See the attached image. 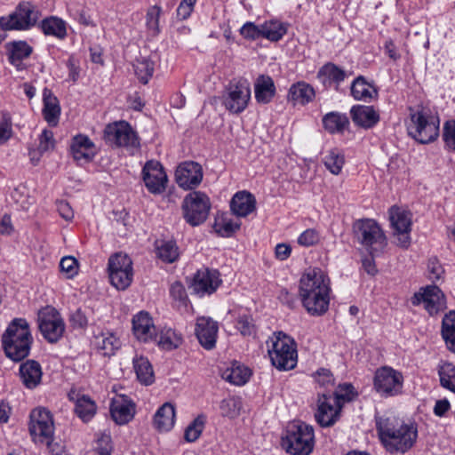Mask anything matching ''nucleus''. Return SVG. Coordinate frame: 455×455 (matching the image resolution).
Returning a JSON list of instances; mask_svg holds the SVG:
<instances>
[{
    "instance_id": "f257e3e1",
    "label": "nucleus",
    "mask_w": 455,
    "mask_h": 455,
    "mask_svg": "<svg viewBox=\"0 0 455 455\" xmlns=\"http://www.w3.org/2000/svg\"><path fill=\"white\" fill-rule=\"evenodd\" d=\"M331 291L330 278L320 268L310 269L299 280L301 302L311 315L319 316L327 312Z\"/></svg>"
},
{
    "instance_id": "f03ea898",
    "label": "nucleus",
    "mask_w": 455,
    "mask_h": 455,
    "mask_svg": "<svg viewBox=\"0 0 455 455\" xmlns=\"http://www.w3.org/2000/svg\"><path fill=\"white\" fill-rule=\"evenodd\" d=\"M376 430L384 448L390 453H404L415 443L416 427L395 417H378Z\"/></svg>"
},
{
    "instance_id": "7ed1b4c3",
    "label": "nucleus",
    "mask_w": 455,
    "mask_h": 455,
    "mask_svg": "<svg viewBox=\"0 0 455 455\" xmlns=\"http://www.w3.org/2000/svg\"><path fill=\"white\" fill-rule=\"evenodd\" d=\"M4 352L13 362H20L29 355L33 337L25 318H14L1 337Z\"/></svg>"
},
{
    "instance_id": "20e7f679",
    "label": "nucleus",
    "mask_w": 455,
    "mask_h": 455,
    "mask_svg": "<svg viewBox=\"0 0 455 455\" xmlns=\"http://www.w3.org/2000/svg\"><path fill=\"white\" fill-rule=\"evenodd\" d=\"M281 445L291 455H309L315 446L313 427L302 421L290 423Z\"/></svg>"
},
{
    "instance_id": "39448f33",
    "label": "nucleus",
    "mask_w": 455,
    "mask_h": 455,
    "mask_svg": "<svg viewBox=\"0 0 455 455\" xmlns=\"http://www.w3.org/2000/svg\"><path fill=\"white\" fill-rule=\"evenodd\" d=\"M353 232L356 241L371 254L381 253L387 245V236L372 219H360L353 223Z\"/></svg>"
},
{
    "instance_id": "423d86ee",
    "label": "nucleus",
    "mask_w": 455,
    "mask_h": 455,
    "mask_svg": "<svg viewBox=\"0 0 455 455\" xmlns=\"http://www.w3.org/2000/svg\"><path fill=\"white\" fill-rule=\"evenodd\" d=\"M272 346L268 348V354L272 364L279 371H289L296 367L298 362L297 345L293 339L279 332Z\"/></svg>"
},
{
    "instance_id": "0eeeda50",
    "label": "nucleus",
    "mask_w": 455,
    "mask_h": 455,
    "mask_svg": "<svg viewBox=\"0 0 455 455\" xmlns=\"http://www.w3.org/2000/svg\"><path fill=\"white\" fill-rule=\"evenodd\" d=\"M408 133L421 144L434 141L439 135V120L425 110L411 113Z\"/></svg>"
},
{
    "instance_id": "6e6552de",
    "label": "nucleus",
    "mask_w": 455,
    "mask_h": 455,
    "mask_svg": "<svg viewBox=\"0 0 455 455\" xmlns=\"http://www.w3.org/2000/svg\"><path fill=\"white\" fill-rule=\"evenodd\" d=\"M183 217L191 226L196 227L204 223L211 209L208 196L201 191H193L188 194L181 205Z\"/></svg>"
},
{
    "instance_id": "1a4fd4ad",
    "label": "nucleus",
    "mask_w": 455,
    "mask_h": 455,
    "mask_svg": "<svg viewBox=\"0 0 455 455\" xmlns=\"http://www.w3.org/2000/svg\"><path fill=\"white\" fill-rule=\"evenodd\" d=\"M104 140L111 147L127 149H137L140 145L137 132L126 121L108 124L104 130Z\"/></svg>"
},
{
    "instance_id": "9d476101",
    "label": "nucleus",
    "mask_w": 455,
    "mask_h": 455,
    "mask_svg": "<svg viewBox=\"0 0 455 455\" xmlns=\"http://www.w3.org/2000/svg\"><path fill=\"white\" fill-rule=\"evenodd\" d=\"M39 18V12L29 2H21L8 16L0 17V28L4 30H26L33 27Z\"/></svg>"
},
{
    "instance_id": "9b49d317",
    "label": "nucleus",
    "mask_w": 455,
    "mask_h": 455,
    "mask_svg": "<svg viewBox=\"0 0 455 455\" xmlns=\"http://www.w3.org/2000/svg\"><path fill=\"white\" fill-rule=\"evenodd\" d=\"M110 283L117 290H125L132 281V261L130 257L123 252L112 255L108 264Z\"/></svg>"
},
{
    "instance_id": "f8f14e48",
    "label": "nucleus",
    "mask_w": 455,
    "mask_h": 455,
    "mask_svg": "<svg viewBox=\"0 0 455 455\" xmlns=\"http://www.w3.org/2000/svg\"><path fill=\"white\" fill-rule=\"evenodd\" d=\"M403 376L402 372L389 366L379 368L374 375L373 387L382 397L398 395L403 391Z\"/></svg>"
},
{
    "instance_id": "ddd939ff",
    "label": "nucleus",
    "mask_w": 455,
    "mask_h": 455,
    "mask_svg": "<svg viewBox=\"0 0 455 455\" xmlns=\"http://www.w3.org/2000/svg\"><path fill=\"white\" fill-rule=\"evenodd\" d=\"M28 431L35 443H44L54 435L53 418L49 410L44 407L35 408L29 415Z\"/></svg>"
},
{
    "instance_id": "4468645a",
    "label": "nucleus",
    "mask_w": 455,
    "mask_h": 455,
    "mask_svg": "<svg viewBox=\"0 0 455 455\" xmlns=\"http://www.w3.org/2000/svg\"><path fill=\"white\" fill-rule=\"evenodd\" d=\"M37 323L41 334L48 342L56 343L63 336L65 323L54 307L48 306L39 310Z\"/></svg>"
},
{
    "instance_id": "2eb2a0df",
    "label": "nucleus",
    "mask_w": 455,
    "mask_h": 455,
    "mask_svg": "<svg viewBox=\"0 0 455 455\" xmlns=\"http://www.w3.org/2000/svg\"><path fill=\"white\" fill-rule=\"evenodd\" d=\"M251 99V88L246 80L231 82L223 95L222 103L231 113H242Z\"/></svg>"
},
{
    "instance_id": "dca6fc26",
    "label": "nucleus",
    "mask_w": 455,
    "mask_h": 455,
    "mask_svg": "<svg viewBox=\"0 0 455 455\" xmlns=\"http://www.w3.org/2000/svg\"><path fill=\"white\" fill-rule=\"evenodd\" d=\"M143 180L152 194H161L165 190L167 175L158 161H148L142 169Z\"/></svg>"
},
{
    "instance_id": "f3484780",
    "label": "nucleus",
    "mask_w": 455,
    "mask_h": 455,
    "mask_svg": "<svg viewBox=\"0 0 455 455\" xmlns=\"http://www.w3.org/2000/svg\"><path fill=\"white\" fill-rule=\"evenodd\" d=\"M220 283V272L216 269L205 267L197 270L190 288L194 293L203 297L215 292Z\"/></svg>"
},
{
    "instance_id": "a211bd4d",
    "label": "nucleus",
    "mask_w": 455,
    "mask_h": 455,
    "mask_svg": "<svg viewBox=\"0 0 455 455\" xmlns=\"http://www.w3.org/2000/svg\"><path fill=\"white\" fill-rule=\"evenodd\" d=\"M422 292H416L411 298L413 306H418L424 302L425 308L431 315L443 310L445 306V299L443 291L438 286L429 285L422 289Z\"/></svg>"
},
{
    "instance_id": "6ab92c4d",
    "label": "nucleus",
    "mask_w": 455,
    "mask_h": 455,
    "mask_svg": "<svg viewBox=\"0 0 455 455\" xmlns=\"http://www.w3.org/2000/svg\"><path fill=\"white\" fill-rule=\"evenodd\" d=\"M202 180L203 169L198 163L184 162L175 171V180L184 189H194L200 185Z\"/></svg>"
},
{
    "instance_id": "aec40b11",
    "label": "nucleus",
    "mask_w": 455,
    "mask_h": 455,
    "mask_svg": "<svg viewBox=\"0 0 455 455\" xmlns=\"http://www.w3.org/2000/svg\"><path fill=\"white\" fill-rule=\"evenodd\" d=\"M341 404L332 402L330 393H323L318 397V409L315 414V420L323 427H328L335 424L339 418Z\"/></svg>"
},
{
    "instance_id": "412c9836",
    "label": "nucleus",
    "mask_w": 455,
    "mask_h": 455,
    "mask_svg": "<svg viewBox=\"0 0 455 455\" xmlns=\"http://www.w3.org/2000/svg\"><path fill=\"white\" fill-rule=\"evenodd\" d=\"M218 331V323L211 317L200 316L196 319L195 333L204 349L212 350L215 347Z\"/></svg>"
},
{
    "instance_id": "4be33fe9",
    "label": "nucleus",
    "mask_w": 455,
    "mask_h": 455,
    "mask_svg": "<svg viewBox=\"0 0 455 455\" xmlns=\"http://www.w3.org/2000/svg\"><path fill=\"white\" fill-rule=\"evenodd\" d=\"M110 414L117 425L131 421L135 414V404L126 395H117L110 403Z\"/></svg>"
},
{
    "instance_id": "5701e85b",
    "label": "nucleus",
    "mask_w": 455,
    "mask_h": 455,
    "mask_svg": "<svg viewBox=\"0 0 455 455\" xmlns=\"http://www.w3.org/2000/svg\"><path fill=\"white\" fill-rule=\"evenodd\" d=\"M69 148L70 153L76 162H91L96 155L95 144L84 134L74 136Z\"/></svg>"
},
{
    "instance_id": "b1692460",
    "label": "nucleus",
    "mask_w": 455,
    "mask_h": 455,
    "mask_svg": "<svg viewBox=\"0 0 455 455\" xmlns=\"http://www.w3.org/2000/svg\"><path fill=\"white\" fill-rule=\"evenodd\" d=\"M132 331L139 340L148 342L156 339V326L147 312L141 311L133 316Z\"/></svg>"
},
{
    "instance_id": "393cba45",
    "label": "nucleus",
    "mask_w": 455,
    "mask_h": 455,
    "mask_svg": "<svg viewBox=\"0 0 455 455\" xmlns=\"http://www.w3.org/2000/svg\"><path fill=\"white\" fill-rule=\"evenodd\" d=\"M42 375L41 365L36 360H27L20 365L19 376L21 383L28 389H34L39 386Z\"/></svg>"
},
{
    "instance_id": "a878e982",
    "label": "nucleus",
    "mask_w": 455,
    "mask_h": 455,
    "mask_svg": "<svg viewBox=\"0 0 455 455\" xmlns=\"http://www.w3.org/2000/svg\"><path fill=\"white\" fill-rule=\"evenodd\" d=\"M352 121L358 126L370 129L379 121V115L372 106L355 105L350 109Z\"/></svg>"
},
{
    "instance_id": "bb28decb",
    "label": "nucleus",
    "mask_w": 455,
    "mask_h": 455,
    "mask_svg": "<svg viewBox=\"0 0 455 455\" xmlns=\"http://www.w3.org/2000/svg\"><path fill=\"white\" fill-rule=\"evenodd\" d=\"M232 212L238 217H246L256 209V199L247 191H239L234 195L230 202Z\"/></svg>"
},
{
    "instance_id": "cd10ccee",
    "label": "nucleus",
    "mask_w": 455,
    "mask_h": 455,
    "mask_svg": "<svg viewBox=\"0 0 455 455\" xmlns=\"http://www.w3.org/2000/svg\"><path fill=\"white\" fill-rule=\"evenodd\" d=\"M276 93L275 82L267 75H259L254 82L255 100L259 104H268Z\"/></svg>"
},
{
    "instance_id": "c85d7f7f",
    "label": "nucleus",
    "mask_w": 455,
    "mask_h": 455,
    "mask_svg": "<svg viewBox=\"0 0 455 455\" xmlns=\"http://www.w3.org/2000/svg\"><path fill=\"white\" fill-rule=\"evenodd\" d=\"M347 76L346 71L331 62H328L320 68L317 73V78L325 88L335 85L338 90L341 82Z\"/></svg>"
},
{
    "instance_id": "c756f323",
    "label": "nucleus",
    "mask_w": 455,
    "mask_h": 455,
    "mask_svg": "<svg viewBox=\"0 0 455 455\" xmlns=\"http://www.w3.org/2000/svg\"><path fill=\"white\" fill-rule=\"evenodd\" d=\"M33 52L32 47L25 41L12 42L9 45L8 60L18 70H23V60L28 58Z\"/></svg>"
},
{
    "instance_id": "7c9ffc66",
    "label": "nucleus",
    "mask_w": 455,
    "mask_h": 455,
    "mask_svg": "<svg viewBox=\"0 0 455 455\" xmlns=\"http://www.w3.org/2000/svg\"><path fill=\"white\" fill-rule=\"evenodd\" d=\"M175 422V409L170 403H164L154 416V426L159 432L171 430Z\"/></svg>"
},
{
    "instance_id": "2f4dec72",
    "label": "nucleus",
    "mask_w": 455,
    "mask_h": 455,
    "mask_svg": "<svg viewBox=\"0 0 455 455\" xmlns=\"http://www.w3.org/2000/svg\"><path fill=\"white\" fill-rule=\"evenodd\" d=\"M43 114L44 119L49 124L56 125L60 114V108L58 99L52 94L51 90L45 88L43 92Z\"/></svg>"
},
{
    "instance_id": "473e14b6",
    "label": "nucleus",
    "mask_w": 455,
    "mask_h": 455,
    "mask_svg": "<svg viewBox=\"0 0 455 455\" xmlns=\"http://www.w3.org/2000/svg\"><path fill=\"white\" fill-rule=\"evenodd\" d=\"M324 129L331 134H341L349 126V119L345 114L330 112L323 117Z\"/></svg>"
},
{
    "instance_id": "72a5a7b5",
    "label": "nucleus",
    "mask_w": 455,
    "mask_h": 455,
    "mask_svg": "<svg viewBox=\"0 0 455 455\" xmlns=\"http://www.w3.org/2000/svg\"><path fill=\"white\" fill-rule=\"evenodd\" d=\"M351 94L356 100L369 102L378 95L377 90L366 82L363 76H359L351 84Z\"/></svg>"
},
{
    "instance_id": "f704fd0d",
    "label": "nucleus",
    "mask_w": 455,
    "mask_h": 455,
    "mask_svg": "<svg viewBox=\"0 0 455 455\" xmlns=\"http://www.w3.org/2000/svg\"><path fill=\"white\" fill-rule=\"evenodd\" d=\"M389 220L395 232L411 230V213L408 211L393 206L389 210Z\"/></svg>"
},
{
    "instance_id": "c9c22d12",
    "label": "nucleus",
    "mask_w": 455,
    "mask_h": 455,
    "mask_svg": "<svg viewBox=\"0 0 455 455\" xmlns=\"http://www.w3.org/2000/svg\"><path fill=\"white\" fill-rule=\"evenodd\" d=\"M314 98V88L305 82H298L296 84H293L291 86L288 93L289 100L299 102L302 105H305L312 101Z\"/></svg>"
},
{
    "instance_id": "e433bc0d",
    "label": "nucleus",
    "mask_w": 455,
    "mask_h": 455,
    "mask_svg": "<svg viewBox=\"0 0 455 455\" xmlns=\"http://www.w3.org/2000/svg\"><path fill=\"white\" fill-rule=\"evenodd\" d=\"M39 27L45 36H52L58 39H64L67 36L66 22L58 17L51 16L44 19Z\"/></svg>"
},
{
    "instance_id": "4c0bfd02",
    "label": "nucleus",
    "mask_w": 455,
    "mask_h": 455,
    "mask_svg": "<svg viewBox=\"0 0 455 455\" xmlns=\"http://www.w3.org/2000/svg\"><path fill=\"white\" fill-rule=\"evenodd\" d=\"M325 168L333 175L341 173L345 164V155L343 151L338 148H333L326 151L323 158Z\"/></svg>"
},
{
    "instance_id": "58836bf2",
    "label": "nucleus",
    "mask_w": 455,
    "mask_h": 455,
    "mask_svg": "<svg viewBox=\"0 0 455 455\" xmlns=\"http://www.w3.org/2000/svg\"><path fill=\"white\" fill-rule=\"evenodd\" d=\"M133 368L138 380L148 386L154 382V371L149 361L143 356H136L133 358Z\"/></svg>"
},
{
    "instance_id": "ea45409f",
    "label": "nucleus",
    "mask_w": 455,
    "mask_h": 455,
    "mask_svg": "<svg viewBox=\"0 0 455 455\" xmlns=\"http://www.w3.org/2000/svg\"><path fill=\"white\" fill-rule=\"evenodd\" d=\"M442 336L449 350L455 353V311L446 314L442 322Z\"/></svg>"
},
{
    "instance_id": "a19ab883",
    "label": "nucleus",
    "mask_w": 455,
    "mask_h": 455,
    "mask_svg": "<svg viewBox=\"0 0 455 455\" xmlns=\"http://www.w3.org/2000/svg\"><path fill=\"white\" fill-rule=\"evenodd\" d=\"M97 406L89 396L82 395L75 403V412L84 421H90L96 413Z\"/></svg>"
},
{
    "instance_id": "79ce46f5",
    "label": "nucleus",
    "mask_w": 455,
    "mask_h": 455,
    "mask_svg": "<svg viewBox=\"0 0 455 455\" xmlns=\"http://www.w3.org/2000/svg\"><path fill=\"white\" fill-rule=\"evenodd\" d=\"M134 73L140 83L147 84L153 76L155 63L147 57H140L133 63Z\"/></svg>"
},
{
    "instance_id": "37998d69",
    "label": "nucleus",
    "mask_w": 455,
    "mask_h": 455,
    "mask_svg": "<svg viewBox=\"0 0 455 455\" xmlns=\"http://www.w3.org/2000/svg\"><path fill=\"white\" fill-rule=\"evenodd\" d=\"M438 376L441 387L455 394V365L443 362L438 365Z\"/></svg>"
},
{
    "instance_id": "c03bdc74",
    "label": "nucleus",
    "mask_w": 455,
    "mask_h": 455,
    "mask_svg": "<svg viewBox=\"0 0 455 455\" xmlns=\"http://www.w3.org/2000/svg\"><path fill=\"white\" fill-rule=\"evenodd\" d=\"M251 371L247 367L242 365L228 368L222 373V378L231 384L236 386L244 385L250 379Z\"/></svg>"
},
{
    "instance_id": "a18cd8bd",
    "label": "nucleus",
    "mask_w": 455,
    "mask_h": 455,
    "mask_svg": "<svg viewBox=\"0 0 455 455\" xmlns=\"http://www.w3.org/2000/svg\"><path fill=\"white\" fill-rule=\"evenodd\" d=\"M261 27V36L272 42L279 41L287 32L285 26L276 20L265 22Z\"/></svg>"
},
{
    "instance_id": "49530a36",
    "label": "nucleus",
    "mask_w": 455,
    "mask_h": 455,
    "mask_svg": "<svg viewBox=\"0 0 455 455\" xmlns=\"http://www.w3.org/2000/svg\"><path fill=\"white\" fill-rule=\"evenodd\" d=\"M156 340L159 347L165 350L177 348L182 342L181 336L172 329L162 331L158 339L156 338Z\"/></svg>"
},
{
    "instance_id": "de8ad7c7",
    "label": "nucleus",
    "mask_w": 455,
    "mask_h": 455,
    "mask_svg": "<svg viewBox=\"0 0 455 455\" xmlns=\"http://www.w3.org/2000/svg\"><path fill=\"white\" fill-rule=\"evenodd\" d=\"M157 256L164 262L172 263L179 257L178 246L174 241H164L156 248Z\"/></svg>"
},
{
    "instance_id": "09e8293b",
    "label": "nucleus",
    "mask_w": 455,
    "mask_h": 455,
    "mask_svg": "<svg viewBox=\"0 0 455 455\" xmlns=\"http://www.w3.org/2000/svg\"><path fill=\"white\" fill-rule=\"evenodd\" d=\"M331 395L333 403L342 405L345 402L352 401L357 395V393L352 384L344 383L339 385L337 390Z\"/></svg>"
},
{
    "instance_id": "8fccbe9b",
    "label": "nucleus",
    "mask_w": 455,
    "mask_h": 455,
    "mask_svg": "<svg viewBox=\"0 0 455 455\" xmlns=\"http://www.w3.org/2000/svg\"><path fill=\"white\" fill-rule=\"evenodd\" d=\"M205 423L204 415L197 416L185 429L184 438L187 442L196 441L201 435Z\"/></svg>"
},
{
    "instance_id": "3c124183",
    "label": "nucleus",
    "mask_w": 455,
    "mask_h": 455,
    "mask_svg": "<svg viewBox=\"0 0 455 455\" xmlns=\"http://www.w3.org/2000/svg\"><path fill=\"white\" fill-rule=\"evenodd\" d=\"M97 345L99 349L102 350L104 355L111 356L119 348L120 341L113 334L102 335L100 338H98Z\"/></svg>"
},
{
    "instance_id": "603ef678",
    "label": "nucleus",
    "mask_w": 455,
    "mask_h": 455,
    "mask_svg": "<svg viewBox=\"0 0 455 455\" xmlns=\"http://www.w3.org/2000/svg\"><path fill=\"white\" fill-rule=\"evenodd\" d=\"M215 230L224 237H230L236 230L240 228V223H235L228 218H221L215 222Z\"/></svg>"
},
{
    "instance_id": "864d4df0",
    "label": "nucleus",
    "mask_w": 455,
    "mask_h": 455,
    "mask_svg": "<svg viewBox=\"0 0 455 455\" xmlns=\"http://www.w3.org/2000/svg\"><path fill=\"white\" fill-rule=\"evenodd\" d=\"M236 329L243 336H255L256 325L254 320L251 315H243L238 316L235 323Z\"/></svg>"
},
{
    "instance_id": "5fc2aeb1",
    "label": "nucleus",
    "mask_w": 455,
    "mask_h": 455,
    "mask_svg": "<svg viewBox=\"0 0 455 455\" xmlns=\"http://www.w3.org/2000/svg\"><path fill=\"white\" fill-rule=\"evenodd\" d=\"M12 135V119L8 113L0 112V145L4 144Z\"/></svg>"
},
{
    "instance_id": "6e6d98bb",
    "label": "nucleus",
    "mask_w": 455,
    "mask_h": 455,
    "mask_svg": "<svg viewBox=\"0 0 455 455\" xmlns=\"http://www.w3.org/2000/svg\"><path fill=\"white\" fill-rule=\"evenodd\" d=\"M60 268L67 278H73L78 272V261L75 257L65 256L60 259Z\"/></svg>"
},
{
    "instance_id": "4d7b16f0",
    "label": "nucleus",
    "mask_w": 455,
    "mask_h": 455,
    "mask_svg": "<svg viewBox=\"0 0 455 455\" xmlns=\"http://www.w3.org/2000/svg\"><path fill=\"white\" fill-rule=\"evenodd\" d=\"M161 8L157 5L151 6L147 12V27L154 35L159 33V18Z\"/></svg>"
},
{
    "instance_id": "13d9d810",
    "label": "nucleus",
    "mask_w": 455,
    "mask_h": 455,
    "mask_svg": "<svg viewBox=\"0 0 455 455\" xmlns=\"http://www.w3.org/2000/svg\"><path fill=\"white\" fill-rule=\"evenodd\" d=\"M170 294L180 306L187 307L188 295L184 285L180 282H174L170 287Z\"/></svg>"
},
{
    "instance_id": "bf43d9fd",
    "label": "nucleus",
    "mask_w": 455,
    "mask_h": 455,
    "mask_svg": "<svg viewBox=\"0 0 455 455\" xmlns=\"http://www.w3.org/2000/svg\"><path fill=\"white\" fill-rule=\"evenodd\" d=\"M443 137L446 147L455 151V120L447 121L444 124Z\"/></svg>"
},
{
    "instance_id": "052dcab7",
    "label": "nucleus",
    "mask_w": 455,
    "mask_h": 455,
    "mask_svg": "<svg viewBox=\"0 0 455 455\" xmlns=\"http://www.w3.org/2000/svg\"><path fill=\"white\" fill-rule=\"evenodd\" d=\"M111 436L108 434H101L97 439V446L95 448L98 455H111L112 453Z\"/></svg>"
},
{
    "instance_id": "680f3d73",
    "label": "nucleus",
    "mask_w": 455,
    "mask_h": 455,
    "mask_svg": "<svg viewBox=\"0 0 455 455\" xmlns=\"http://www.w3.org/2000/svg\"><path fill=\"white\" fill-rule=\"evenodd\" d=\"M69 320L74 328L85 329L89 323L86 311L82 308H77L72 313Z\"/></svg>"
},
{
    "instance_id": "e2e57ef3",
    "label": "nucleus",
    "mask_w": 455,
    "mask_h": 455,
    "mask_svg": "<svg viewBox=\"0 0 455 455\" xmlns=\"http://www.w3.org/2000/svg\"><path fill=\"white\" fill-rule=\"evenodd\" d=\"M54 148L53 133L50 130H44L39 137L38 151L43 154Z\"/></svg>"
},
{
    "instance_id": "0e129e2a",
    "label": "nucleus",
    "mask_w": 455,
    "mask_h": 455,
    "mask_svg": "<svg viewBox=\"0 0 455 455\" xmlns=\"http://www.w3.org/2000/svg\"><path fill=\"white\" fill-rule=\"evenodd\" d=\"M241 35L247 39H259L261 36V27L254 25L252 22H246L240 29Z\"/></svg>"
},
{
    "instance_id": "69168bd1",
    "label": "nucleus",
    "mask_w": 455,
    "mask_h": 455,
    "mask_svg": "<svg viewBox=\"0 0 455 455\" xmlns=\"http://www.w3.org/2000/svg\"><path fill=\"white\" fill-rule=\"evenodd\" d=\"M319 241V235L315 229L305 230L298 238V243L303 246H312Z\"/></svg>"
},
{
    "instance_id": "338daca9",
    "label": "nucleus",
    "mask_w": 455,
    "mask_h": 455,
    "mask_svg": "<svg viewBox=\"0 0 455 455\" xmlns=\"http://www.w3.org/2000/svg\"><path fill=\"white\" fill-rule=\"evenodd\" d=\"M427 269L429 278L433 281H438L442 278L444 270L436 258H432L428 260Z\"/></svg>"
},
{
    "instance_id": "774afa93",
    "label": "nucleus",
    "mask_w": 455,
    "mask_h": 455,
    "mask_svg": "<svg viewBox=\"0 0 455 455\" xmlns=\"http://www.w3.org/2000/svg\"><path fill=\"white\" fill-rule=\"evenodd\" d=\"M220 409L224 417L234 418L236 415L235 403L231 399H224L220 402Z\"/></svg>"
}]
</instances>
